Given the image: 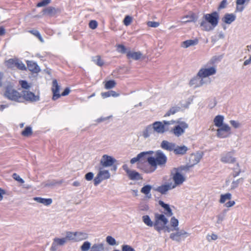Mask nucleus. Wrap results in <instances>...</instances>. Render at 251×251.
<instances>
[{
    "mask_svg": "<svg viewBox=\"0 0 251 251\" xmlns=\"http://www.w3.org/2000/svg\"><path fill=\"white\" fill-rule=\"evenodd\" d=\"M168 223V220L164 215L158 213L155 214L154 229L158 233H160L162 230L164 232H167L178 230V221L175 217H173L171 219L170 227L167 225Z\"/></svg>",
    "mask_w": 251,
    "mask_h": 251,
    "instance_id": "nucleus-1",
    "label": "nucleus"
},
{
    "mask_svg": "<svg viewBox=\"0 0 251 251\" xmlns=\"http://www.w3.org/2000/svg\"><path fill=\"white\" fill-rule=\"evenodd\" d=\"M219 18V14L217 11L204 14L202 18L203 20L200 24L201 29L206 31L212 30L218 25Z\"/></svg>",
    "mask_w": 251,
    "mask_h": 251,
    "instance_id": "nucleus-2",
    "label": "nucleus"
},
{
    "mask_svg": "<svg viewBox=\"0 0 251 251\" xmlns=\"http://www.w3.org/2000/svg\"><path fill=\"white\" fill-rule=\"evenodd\" d=\"M148 164L154 167H161L165 166L167 162V157L161 150H157L155 152V157L149 156L147 159Z\"/></svg>",
    "mask_w": 251,
    "mask_h": 251,
    "instance_id": "nucleus-3",
    "label": "nucleus"
},
{
    "mask_svg": "<svg viewBox=\"0 0 251 251\" xmlns=\"http://www.w3.org/2000/svg\"><path fill=\"white\" fill-rule=\"evenodd\" d=\"M176 173L173 175V180L175 181V184L173 185H178L181 184L184 181L185 178L183 176V172L188 171V164H186L184 166H181L177 168H175L173 169Z\"/></svg>",
    "mask_w": 251,
    "mask_h": 251,
    "instance_id": "nucleus-4",
    "label": "nucleus"
},
{
    "mask_svg": "<svg viewBox=\"0 0 251 251\" xmlns=\"http://www.w3.org/2000/svg\"><path fill=\"white\" fill-rule=\"evenodd\" d=\"M22 92L19 93L17 90L10 87H7L4 92V97L7 99L17 102H22Z\"/></svg>",
    "mask_w": 251,
    "mask_h": 251,
    "instance_id": "nucleus-5",
    "label": "nucleus"
},
{
    "mask_svg": "<svg viewBox=\"0 0 251 251\" xmlns=\"http://www.w3.org/2000/svg\"><path fill=\"white\" fill-rule=\"evenodd\" d=\"M21 97L22 102H24L25 101L34 102L38 101L40 100L39 94L35 95L34 93L28 90H23Z\"/></svg>",
    "mask_w": 251,
    "mask_h": 251,
    "instance_id": "nucleus-6",
    "label": "nucleus"
},
{
    "mask_svg": "<svg viewBox=\"0 0 251 251\" xmlns=\"http://www.w3.org/2000/svg\"><path fill=\"white\" fill-rule=\"evenodd\" d=\"M99 172L94 179L95 186L99 185L102 181L107 179L110 177V174L108 170H103V168L99 167Z\"/></svg>",
    "mask_w": 251,
    "mask_h": 251,
    "instance_id": "nucleus-7",
    "label": "nucleus"
},
{
    "mask_svg": "<svg viewBox=\"0 0 251 251\" xmlns=\"http://www.w3.org/2000/svg\"><path fill=\"white\" fill-rule=\"evenodd\" d=\"M231 128L227 124L219 127L217 130V136L220 138H225L229 136L230 134Z\"/></svg>",
    "mask_w": 251,
    "mask_h": 251,
    "instance_id": "nucleus-8",
    "label": "nucleus"
},
{
    "mask_svg": "<svg viewBox=\"0 0 251 251\" xmlns=\"http://www.w3.org/2000/svg\"><path fill=\"white\" fill-rule=\"evenodd\" d=\"M116 161V160L113 157L107 154H104L102 155L100 161V167L103 168L112 166Z\"/></svg>",
    "mask_w": 251,
    "mask_h": 251,
    "instance_id": "nucleus-9",
    "label": "nucleus"
},
{
    "mask_svg": "<svg viewBox=\"0 0 251 251\" xmlns=\"http://www.w3.org/2000/svg\"><path fill=\"white\" fill-rule=\"evenodd\" d=\"M203 152L201 151L196 153H191L189 156V168L199 163L203 156Z\"/></svg>",
    "mask_w": 251,
    "mask_h": 251,
    "instance_id": "nucleus-10",
    "label": "nucleus"
},
{
    "mask_svg": "<svg viewBox=\"0 0 251 251\" xmlns=\"http://www.w3.org/2000/svg\"><path fill=\"white\" fill-rule=\"evenodd\" d=\"M66 244V240L65 238H59L55 237L53 238L50 248V251H58L60 247L64 246Z\"/></svg>",
    "mask_w": 251,
    "mask_h": 251,
    "instance_id": "nucleus-11",
    "label": "nucleus"
},
{
    "mask_svg": "<svg viewBox=\"0 0 251 251\" xmlns=\"http://www.w3.org/2000/svg\"><path fill=\"white\" fill-rule=\"evenodd\" d=\"M216 73V68L214 67H211L208 68L201 69L198 73V75L201 76V78L206 77L214 75Z\"/></svg>",
    "mask_w": 251,
    "mask_h": 251,
    "instance_id": "nucleus-12",
    "label": "nucleus"
},
{
    "mask_svg": "<svg viewBox=\"0 0 251 251\" xmlns=\"http://www.w3.org/2000/svg\"><path fill=\"white\" fill-rule=\"evenodd\" d=\"M60 86L58 85L56 79H53L52 82L51 91L53 93L52 100H55L61 97L59 93Z\"/></svg>",
    "mask_w": 251,
    "mask_h": 251,
    "instance_id": "nucleus-13",
    "label": "nucleus"
},
{
    "mask_svg": "<svg viewBox=\"0 0 251 251\" xmlns=\"http://www.w3.org/2000/svg\"><path fill=\"white\" fill-rule=\"evenodd\" d=\"M176 232L172 233L170 235V238L174 241L179 242L182 238L187 234V232L183 230L176 231Z\"/></svg>",
    "mask_w": 251,
    "mask_h": 251,
    "instance_id": "nucleus-14",
    "label": "nucleus"
},
{
    "mask_svg": "<svg viewBox=\"0 0 251 251\" xmlns=\"http://www.w3.org/2000/svg\"><path fill=\"white\" fill-rule=\"evenodd\" d=\"M221 161L224 163H232L235 162L236 159L233 157L231 152H228L222 155Z\"/></svg>",
    "mask_w": 251,
    "mask_h": 251,
    "instance_id": "nucleus-15",
    "label": "nucleus"
},
{
    "mask_svg": "<svg viewBox=\"0 0 251 251\" xmlns=\"http://www.w3.org/2000/svg\"><path fill=\"white\" fill-rule=\"evenodd\" d=\"M204 83V82L202 78H201V76L198 75V74L197 76L192 78L189 81V85L191 86L194 85V88L200 87L202 86Z\"/></svg>",
    "mask_w": 251,
    "mask_h": 251,
    "instance_id": "nucleus-16",
    "label": "nucleus"
},
{
    "mask_svg": "<svg viewBox=\"0 0 251 251\" xmlns=\"http://www.w3.org/2000/svg\"><path fill=\"white\" fill-rule=\"evenodd\" d=\"M176 144L170 142L167 140H163L160 144V147L164 150L169 151H174L176 147Z\"/></svg>",
    "mask_w": 251,
    "mask_h": 251,
    "instance_id": "nucleus-17",
    "label": "nucleus"
},
{
    "mask_svg": "<svg viewBox=\"0 0 251 251\" xmlns=\"http://www.w3.org/2000/svg\"><path fill=\"white\" fill-rule=\"evenodd\" d=\"M176 185H173L172 183H170L158 186L155 190L162 194H165L168 190L174 189Z\"/></svg>",
    "mask_w": 251,
    "mask_h": 251,
    "instance_id": "nucleus-18",
    "label": "nucleus"
},
{
    "mask_svg": "<svg viewBox=\"0 0 251 251\" xmlns=\"http://www.w3.org/2000/svg\"><path fill=\"white\" fill-rule=\"evenodd\" d=\"M152 127L154 132L158 134H163L164 133V127L163 126V121L162 122L156 121L152 124Z\"/></svg>",
    "mask_w": 251,
    "mask_h": 251,
    "instance_id": "nucleus-19",
    "label": "nucleus"
},
{
    "mask_svg": "<svg viewBox=\"0 0 251 251\" xmlns=\"http://www.w3.org/2000/svg\"><path fill=\"white\" fill-rule=\"evenodd\" d=\"M27 67L28 70L33 73H38L40 71V68L37 64L33 61H26Z\"/></svg>",
    "mask_w": 251,
    "mask_h": 251,
    "instance_id": "nucleus-20",
    "label": "nucleus"
},
{
    "mask_svg": "<svg viewBox=\"0 0 251 251\" xmlns=\"http://www.w3.org/2000/svg\"><path fill=\"white\" fill-rule=\"evenodd\" d=\"M236 19L235 15L231 13H226L222 19V21L225 24H231Z\"/></svg>",
    "mask_w": 251,
    "mask_h": 251,
    "instance_id": "nucleus-21",
    "label": "nucleus"
},
{
    "mask_svg": "<svg viewBox=\"0 0 251 251\" xmlns=\"http://www.w3.org/2000/svg\"><path fill=\"white\" fill-rule=\"evenodd\" d=\"M151 188L152 186L151 185H146L141 188V192L146 195V198L150 199L151 198Z\"/></svg>",
    "mask_w": 251,
    "mask_h": 251,
    "instance_id": "nucleus-22",
    "label": "nucleus"
},
{
    "mask_svg": "<svg viewBox=\"0 0 251 251\" xmlns=\"http://www.w3.org/2000/svg\"><path fill=\"white\" fill-rule=\"evenodd\" d=\"M58 10V9H56L55 8L52 6H49L46 8L44 9L43 10V12L44 15H47L49 16L52 17L56 14Z\"/></svg>",
    "mask_w": 251,
    "mask_h": 251,
    "instance_id": "nucleus-23",
    "label": "nucleus"
},
{
    "mask_svg": "<svg viewBox=\"0 0 251 251\" xmlns=\"http://www.w3.org/2000/svg\"><path fill=\"white\" fill-rule=\"evenodd\" d=\"M159 205L164 208V210L166 211L165 212V215L167 217L172 216L173 214L172 209L170 207V206L168 204L165 203L163 201H159Z\"/></svg>",
    "mask_w": 251,
    "mask_h": 251,
    "instance_id": "nucleus-24",
    "label": "nucleus"
},
{
    "mask_svg": "<svg viewBox=\"0 0 251 251\" xmlns=\"http://www.w3.org/2000/svg\"><path fill=\"white\" fill-rule=\"evenodd\" d=\"M33 200L36 202L42 203L45 205L48 206L51 204L52 200L51 199H45L41 197H34Z\"/></svg>",
    "mask_w": 251,
    "mask_h": 251,
    "instance_id": "nucleus-25",
    "label": "nucleus"
},
{
    "mask_svg": "<svg viewBox=\"0 0 251 251\" xmlns=\"http://www.w3.org/2000/svg\"><path fill=\"white\" fill-rule=\"evenodd\" d=\"M126 56L128 58H132L135 60H138L142 56V53L140 51H128L127 52Z\"/></svg>",
    "mask_w": 251,
    "mask_h": 251,
    "instance_id": "nucleus-26",
    "label": "nucleus"
},
{
    "mask_svg": "<svg viewBox=\"0 0 251 251\" xmlns=\"http://www.w3.org/2000/svg\"><path fill=\"white\" fill-rule=\"evenodd\" d=\"M170 132L173 133L176 137H179L184 132V129L180 126L177 125L171 129Z\"/></svg>",
    "mask_w": 251,
    "mask_h": 251,
    "instance_id": "nucleus-27",
    "label": "nucleus"
},
{
    "mask_svg": "<svg viewBox=\"0 0 251 251\" xmlns=\"http://www.w3.org/2000/svg\"><path fill=\"white\" fill-rule=\"evenodd\" d=\"M154 131L152 125H148L142 132V135L144 138H149Z\"/></svg>",
    "mask_w": 251,
    "mask_h": 251,
    "instance_id": "nucleus-28",
    "label": "nucleus"
},
{
    "mask_svg": "<svg viewBox=\"0 0 251 251\" xmlns=\"http://www.w3.org/2000/svg\"><path fill=\"white\" fill-rule=\"evenodd\" d=\"M127 175L129 178L131 180H139L143 178L141 175L135 171L131 170Z\"/></svg>",
    "mask_w": 251,
    "mask_h": 251,
    "instance_id": "nucleus-29",
    "label": "nucleus"
},
{
    "mask_svg": "<svg viewBox=\"0 0 251 251\" xmlns=\"http://www.w3.org/2000/svg\"><path fill=\"white\" fill-rule=\"evenodd\" d=\"M187 147L185 146H178L176 145L174 152L175 154H184L187 151Z\"/></svg>",
    "mask_w": 251,
    "mask_h": 251,
    "instance_id": "nucleus-30",
    "label": "nucleus"
},
{
    "mask_svg": "<svg viewBox=\"0 0 251 251\" xmlns=\"http://www.w3.org/2000/svg\"><path fill=\"white\" fill-rule=\"evenodd\" d=\"M224 117L222 115H217L214 119V123L216 126L217 127H221L223 126L225 124H224Z\"/></svg>",
    "mask_w": 251,
    "mask_h": 251,
    "instance_id": "nucleus-31",
    "label": "nucleus"
},
{
    "mask_svg": "<svg viewBox=\"0 0 251 251\" xmlns=\"http://www.w3.org/2000/svg\"><path fill=\"white\" fill-rule=\"evenodd\" d=\"M75 242H78L88 238V234L83 232H75Z\"/></svg>",
    "mask_w": 251,
    "mask_h": 251,
    "instance_id": "nucleus-32",
    "label": "nucleus"
},
{
    "mask_svg": "<svg viewBox=\"0 0 251 251\" xmlns=\"http://www.w3.org/2000/svg\"><path fill=\"white\" fill-rule=\"evenodd\" d=\"M104 247L103 243H97L93 245L90 251H104Z\"/></svg>",
    "mask_w": 251,
    "mask_h": 251,
    "instance_id": "nucleus-33",
    "label": "nucleus"
},
{
    "mask_svg": "<svg viewBox=\"0 0 251 251\" xmlns=\"http://www.w3.org/2000/svg\"><path fill=\"white\" fill-rule=\"evenodd\" d=\"M101 95L103 99H105L111 96L117 97L119 96V94L117 93L115 91L111 90L106 92H102Z\"/></svg>",
    "mask_w": 251,
    "mask_h": 251,
    "instance_id": "nucleus-34",
    "label": "nucleus"
},
{
    "mask_svg": "<svg viewBox=\"0 0 251 251\" xmlns=\"http://www.w3.org/2000/svg\"><path fill=\"white\" fill-rule=\"evenodd\" d=\"M143 222L147 226L151 227L153 226L154 227L155 222L154 223L151 220L150 217L148 215H144L142 217Z\"/></svg>",
    "mask_w": 251,
    "mask_h": 251,
    "instance_id": "nucleus-35",
    "label": "nucleus"
},
{
    "mask_svg": "<svg viewBox=\"0 0 251 251\" xmlns=\"http://www.w3.org/2000/svg\"><path fill=\"white\" fill-rule=\"evenodd\" d=\"M157 168L153 166L145 165L142 168V170L146 173L149 174L154 172L156 170Z\"/></svg>",
    "mask_w": 251,
    "mask_h": 251,
    "instance_id": "nucleus-36",
    "label": "nucleus"
},
{
    "mask_svg": "<svg viewBox=\"0 0 251 251\" xmlns=\"http://www.w3.org/2000/svg\"><path fill=\"white\" fill-rule=\"evenodd\" d=\"M231 198L232 195L229 193H227L225 194H222L220 196L219 202L221 203H224L226 200H231Z\"/></svg>",
    "mask_w": 251,
    "mask_h": 251,
    "instance_id": "nucleus-37",
    "label": "nucleus"
},
{
    "mask_svg": "<svg viewBox=\"0 0 251 251\" xmlns=\"http://www.w3.org/2000/svg\"><path fill=\"white\" fill-rule=\"evenodd\" d=\"M75 232H72L68 231L66 232V237L63 238L65 239L66 243L68 240H72L75 242Z\"/></svg>",
    "mask_w": 251,
    "mask_h": 251,
    "instance_id": "nucleus-38",
    "label": "nucleus"
},
{
    "mask_svg": "<svg viewBox=\"0 0 251 251\" xmlns=\"http://www.w3.org/2000/svg\"><path fill=\"white\" fill-rule=\"evenodd\" d=\"M92 61L98 66L101 67L104 64V61L101 59V57L100 55H97L95 57H93L92 58Z\"/></svg>",
    "mask_w": 251,
    "mask_h": 251,
    "instance_id": "nucleus-39",
    "label": "nucleus"
},
{
    "mask_svg": "<svg viewBox=\"0 0 251 251\" xmlns=\"http://www.w3.org/2000/svg\"><path fill=\"white\" fill-rule=\"evenodd\" d=\"M180 109V108L179 107H173L167 111V112L165 114L164 117L170 116L171 115L175 114L179 111Z\"/></svg>",
    "mask_w": 251,
    "mask_h": 251,
    "instance_id": "nucleus-40",
    "label": "nucleus"
},
{
    "mask_svg": "<svg viewBox=\"0 0 251 251\" xmlns=\"http://www.w3.org/2000/svg\"><path fill=\"white\" fill-rule=\"evenodd\" d=\"M244 181L243 178H240L236 180H234L232 181L231 184V189L233 190L238 187V185L240 183H242Z\"/></svg>",
    "mask_w": 251,
    "mask_h": 251,
    "instance_id": "nucleus-41",
    "label": "nucleus"
},
{
    "mask_svg": "<svg viewBox=\"0 0 251 251\" xmlns=\"http://www.w3.org/2000/svg\"><path fill=\"white\" fill-rule=\"evenodd\" d=\"M226 213V210H224L222 212L217 215L218 220L217 223L218 224H221L222 221L224 220Z\"/></svg>",
    "mask_w": 251,
    "mask_h": 251,
    "instance_id": "nucleus-42",
    "label": "nucleus"
},
{
    "mask_svg": "<svg viewBox=\"0 0 251 251\" xmlns=\"http://www.w3.org/2000/svg\"><path fill=\"white\" fill-rule=\"evenodd\" d=\"M32 133V128L30 126H26L23 131L22 132V135L25 137H28L31 135Z\"/></svg>",
    "mask_w": 251,
    "mask_h": 251,
    "instance_id": "nucleus-43",
    "label": "nucleus"
},
{
    "mask_svg": "<svg viewBox=\"0 0 251 251\" xmlns=\"http://www.w3.org/2000/svg\"><path fill=\"white\" fill-rule=\"evenodd\" d=\"M15 66L19 70L22 71H26V67L24 64V63L21 60L18 59H17L16 65Z\"/></svg>",
    "mask_w": 251,
    "mask_h": 251,
    "instance_id": "nucleus-44",
    "label": "nucleus"
},
{
    "mask_svg": "<svg viewBox=\"0 0 251 251\" xmlns=\"http://www.w3.org/2000/svg\"><path fill=\"white\" fill-rule=\"evenodd\" d=\"M116 82L114 80H109L106 81L104 85V87L106 89H110L116 86Z\"/></svg>",
    "mask_w": 251,
    "mask_h": 251,
    "instance_id": "nucleus-45",
    "label": "nucleus"
},
{
    "mask_svg": "<svg viewBox=\"0 0 251 251\" xmlns=\"http://www.w3.org/2000/svg\"><path fill=\"white\" fill-rule=\"evenodd\" d=\"M233 172L231 174V175L233 177H236L238 176L241 172V169L239 168L238 163H237L236 166L233 168Z\"/></svg>",
    "mask_w": 251,
    "mask_h": 251,
    "instance_id": "nucleus-46",
    "label": "nucleus"
},
{
    "mask_svg": "<svg viewBox=\"0 0 251 251\" xmlns=\"http://www.w3.org/2000/svg\"><path fill=\"white\" fill-rule=\"evenodd\" d=\"M91 244L89 241H85L80 247L81 251H88L91 249Z\"/></svg>",
    "mask_w": 251,
    "mask_h": 251,
    "instance_id": "nucleus-47",
    "label": "nucleus"
},
{
    "mask_svg": "<svg viewBox=\"0 0 251 251\" xmlns=\"http://www.w3.org/2000/svg\"><path fill=\"white\" fill-rule=\"evenodd\" d=\"M106 241L110 246H114L117 245L116 240L114 238L111 236H108L106 237Z\"/></svg>",
    "mask_w": 251,
    "mask_h": 251,
    "instance_id": "nucleus-48",
    "label": "nucleus"
},
{
    "mask_svg": "<svg viewBox=\"0 0 251 251\" xmlns=\"http://www.w3.org/2000/svg\"><path fill=\"white\" fill-rule=\"evenodd\" d=\"M17 59L10 58L6 61V64L8 68H12L13 65H16Z\"/></svg>",
    "mask_w": 251,
    "mask_h": 251,
    "instance_id": "nucleus-49",
    "label": "nucleus"
},
{
    "mask_svg": "<svg viewBox=\"0 0 251 251\" xmlns=\"http://www.w3.org/2000/svg\"><path fill=\"white\" fill-rule=\"evenodd\" d=\"M30 33H32L33 35H35L37 37L41 42H44V40L42 37L40 32L37 30H32L29 31Z\"/></svg>",
    "mask_w": 251,
    "mask_h": 251,
    "instance_id": "nucleus-50",
    "label": "nucleus"
},
{
    "mask_svg": "<svg viewBox=\"0 0 251 251\" xmlns=\"http://www.w3.org/2000/svg\"><path fill=\"white\" fill-rule=\"evenodd\" d=\"M143 158V154H141V153L140 152L136 156V157H133L130 160V163L133 164L137 162V161H140Z\"/></svg>",
    "mask_w": 251,
    "mask_h": 251,
    "instance_id": "nucleus-51",
    "label": "nucleus"
},
{
    "mask_svg": "<svg viewBox=\"0 0 251 251\" xmlns=\"http://www.w3.org/2000/svg\"><path fill=\"white\" fill-rule=\"evenodd\" d=\"M19 83L21 86L22 88L26 90H28L30 88V86L29 85L27 81L22 80L19 81Z\"/></svg>",
    "mask_w": 251,
    "mask_h": 251,
    "instance_id": "nucleus-52",
    "label": "nucleus"
},
{
    "mask_svg": "<svg viewBox=\"0 0 251 251\" xmlns=\"http://www.w3.org/2000/svg\"><path fill=\"white\" fill-rule=\"evenodd\" d=\"M51 2V0H42L40 2H38L36 6L38 7H41L45 6Z\"/></svg>",
    "mask_w": 251,
    "mask_h": 251,
    "instance_id": "nucleus-53",
    "label": "nucleus"
},
{
    "mask_svg": "<svg viewBox=\"0 0 251 251\" xmlns=\"http://www.w3.org/2000/svg\"><path fill=\"white\" fill-rule=\"evenodd\" d=\"M132 22V18L129 15H126L123 21L124 24L126 26L129 25Z\"/></svg>",
    "mask_w": 251,
    "mask_h": 251,
    "instance_id": "nucleus-54",
    "label": "nucleus"
},
{
    "mask_svg": "<svg viewBox=\"0 0 251 251\" xmlns=\"http://www.w3.org/2000/svg\"><path fill=\"white\" fill-rule=\"evenodd\" d=\"M13 178L21 183H24L25 182L24 180L19 175L16 173H14L12 175Z\"/></svg>",
    "mask_w": 251,
    "mask_h": 251,
    "instance_id": "nucleus-55",
    "label": "nucleus"
},
{
    "mask_svg": "<svg viewBox=\"0 0 251 251\" xmlns=\"http://www.w3.org/2000/svg\"><path fill=\"white\" fill-rule=\"evenodd\" d=\"M122 251H135V250L130 246L124 245L122 246Z\"/></svg>",
    "mask_w": 251,
    "mask_h": 251,
    "instance_id": "nucleus-56",
    "label": "nucleus"
},
{
    "mask_svg": "<svg viewBox=\"0 0 251 251\" xmlns=\"http://www.w3.org/2000/svg\"><path fill=\"white\" fill-rule=\"evenodd\" d=\"M117 50L118 52L125 53L126 52V47L123 45H118L117 46Z\"/></svg>",
    "mask_w": 251,
    "mask_h": 251,
    "instance_id": "nucleus-57",
    "label": "nucleus"
},
{
    "mask_svg": "<svg viewBox=\"0 0 251 251\" xmlns=\"http://www.w3.org/2000/svg\"><path fill=\"white\" fill-rule=\"evenodd\" d=\"M89 25L90 28L95 29L98 26V23L95 20H91L89 22Z\"/></svg>",
    "mask_w": 251,
    "mask_h": 251,
    "instance_id": "nucleus-58",
    "label": "nucleus"
},
{
    "mask_svg": "<svg viewBox=\"0 0 251 251\" xmlns=\"http://www.w3.org/2000/svg\"><path fill=\"white\" fill-rule=\"evenodd\" d=\"M198 18V16L196 14L192 13L189 14V22H196Z\"/></svg>",
    "mask_w": 251,
    "mask_h": 251,
    "instance_id": "nucleus-59",
    "label": "nucleus"
},
{
    "mask_svg": "<svg viewBox=\"0 0 251 251\" xmlns=\"http://www.w3.org/2000/svg\"><path fill=\"white\" fill-rule=\"evenodd\" d=\"M147 25L151 27H157L159 25V23L157 22L149 21L147 23Z\"/></svg>",
    "mask_w": 251,
    "mask_h": 251,
    "instance_id": "nucleus-60",
    "label": "nucleus"
},
{
    "mask_svg": "<svg viewBox=\"0 0 251 251\" xmlns=\"http://www.w3.org/2000/svg\"><path fill=\"white\" fill-rule=\"evenodd\" d=\"M94 174L92 172H89L85 174V178L87 181H90L93 179L94 177Z\"/></svg>",
    "mask_w": 251,
    "mask_h": 251,
    "instance_id": "nucleus-61",
    "label": "nucleus"
},
{
    "mask_svg": "<svg viewBox=\"0 0 251 251\" xmlns=\"http://www.w3.org/2000/svg\"><path fill=\"white\" fill-rule=\"evenodd\" d=\"M227 4V0H223L220 3L218 9L219 10L224 9L226 7V5Z\"/></svg>",
    "mask_w": 251,
    "mask_h": 251,
    "instance_id": "nucleus-62",
    "label": "nucleus"
},
{
    "mask_svg": "<svg viewBox=\"0 0 251 251\" xmlns=\"http://www.w3.org/2000/svg\"><path fill=\"white\" fill-rule=\"evenodd\" d=\"M230 124L232 126H233L235 128H237L239 127L240 126V124L238 122L234 120L230 121Z\"/></svg>",
    "mask_w": 251,
    "mask_h": 251,
    "instance_id": "nucleus-63",
    "label": "nucleus"
},
{
    "mask_svg": "<svg viewBox=\"0 0 251 251\" xmlns=\"http://www.w3.org/2000/svg\"><path fill=\"white\" fill-rule=\"evenodd\" d=\"M199 43V40L197 38H195L194 40H189V47L196 45Z\"/></svg>",
    "mask_w": 251,
    "mask_h": 251,
    "instance_id": "nucleus-64",
    "label": "nucleus"
}]
</instances>
